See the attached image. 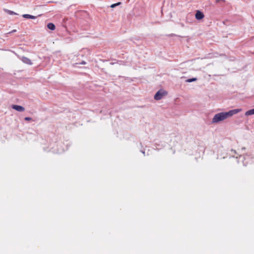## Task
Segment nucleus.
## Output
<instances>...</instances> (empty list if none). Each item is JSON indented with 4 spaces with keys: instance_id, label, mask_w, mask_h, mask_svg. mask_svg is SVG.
I'll list each match as a JSON object with an SVG mask.
<instances>
[{
    "instance_id": "f257e3e1",
    "label": "nucleus",
    "mask_w": 254,
    "mask_h": 254,
    "mask_svg": "<svg viewBox=\"0 0 254 254\" xmlns=\"http://www.w3.org/2000/svg\"><path fill=\"white\" fill-rule=\"evenodd\" d=\"M241 109H234L230 110L227 112H221L216 114L212 119V122L213 123H218L220 121H224L227 118L232 116L234 114H236L240 112Z\"/></svg>"
},
{
    "instance_id": "f03ea898",
    "label": "nucleus",
    "mask_w": 254,
    "mask_h": 254,
    "mask_svg": "<svg viewBox=\"0 0 254 254\" xmlns=\"http://www.w3.org/2000/svg\"><path fill=\"white\" fill-rule=\"evenodd\" d=\"M167 92L164 90H159L154 96V99L156 100H159L161 99L164 96L167 95Z\"/></svg>"
},
{
    "instance_id": "7ed1b4c3",
    "label": "nucleus",
    "mask_w": 254,
    "mask_h": 254,
    "mask_svg": "<svg viewBox=\"0 0 254 254\" xmlns=\"http://www.w3.org/2000/svg\"><path fill=\"white\" fill-rule=\"evenodd\" d=\"M195 18L197 20H201L204 17L203 13L199 10H197L195 15Z\"/></svg>"
},
{
    "instance_id": "20e7f679",
    "label": "nucleus",
    "mask_w": 254,
    "mask_h": 254,
    "mask_svg": "<svg viewBox=\"0 0 254 254\" xmlns=\"http://www.w3.org/2000/svg\"><path fill=\"white\" fill-rule=\"evenodd\" d=\"M12 108L19 112H23L25 110L24 107L17 105H13L12 106Z\"/></svg>"
},
{
    "instance_id": "39448f33",
    "label": "nucleus",
    "mask_w": 254,
    "mask_h": 254,
    "mask_svg": "<svg viewBox=\"0 0 254 254\" xmlns=\"http://www.w3.org/2000/svg\"><path fill=\"white\" fill-rule=\"evenodd\" d=\"M21 60L22 61V62L26 64H32V62H31V61L28 59V58H26V57H22V59Z\"/></svg>"
},
{
    "instance_id": "423d86ee",
    "label": "nucleus",
    "mask_w": 254,
    "mask_h": 254,
    "mask_svg": "<svg viewBox=\"0 0 254 254\" xmlns=\"http://www.w3.org/2000/svg\"><path fill=\"white\" fill-rule=\"evenodd\" d=\"M48 29L51 30H54L56 29L55 25L53 23H49L47 24Z\"/></svg>"
},
{
    "instance_id": "0eeeda50",
    "label": "nucleus",
    "mask_w": 254,
    "mask_h": 254,
    "mask_svg": "<svg viewBox=\"0 0 254 254\" xmlns=\"http://www.w3.org/2000/svg\"><path fill=\"white\" fill-rule=\"evenodd\" d=\"M22 16H23L24 18H30V19H35V18H36V16H35L31 15L28 14H23V15H22Z\"/></svg>"
},
{
    "instance_id": "6e6552de",
    "label": "nucleus",
    "mask_w": 254,
    "mask_h": 254,
    "mask_svg": "<svg viewBox=\"0 0 254 254\" xmlns=\"http://www.w3.org/2000/svg\"><path fill=\"white\" fill-rule=\"evenodd\" d=\"M254 114V109L247 111L245 113L246 116H250Z\"/></svg>"
},
{
    "instance_id": "1a4fd4ad",
    "label": "nucleus",
    "mask_w": 254,
    "mask_h": 254,
    "mask_svg": "<svg viewBox=\"0 0 254 254\" xmlns=\"http://www.w3.org/2000/svg\"><path fill=\"white\" fill-rule=\"evenodd\" d=\"M121 3L120 2H119L118 3L113 4L111 5V7L112 8H114V7H116V6H118V5L121 4Z\"/></svg>"
},
{
    "instance_id": "9d476101",
    "label": "nucleus",
    "mask_w": 254,
    "mask_h": 254,
    "mask_svg": "<svg viewBox=\"0 0 254 254\" xmlns=\"http://www.w3.org/2000/svg\"><path fill=\"white\" fill-rule=\"evenodd\" d=\"M7 12L9 14H10V15H14V14H16V13H15L14 12L12 11H11V10H6Z\"/></svg>"
},
{
    "instance_id": "9b49d317",
    "label": "nucleus",
    "mask_w": 254,
    "mask_h": 254,
    "mask_svg": "<svg viewBox=\"0 0 254 254\" xmlns=\"http://www.w3.org/2000/svg\"><path fill=\"white\" fill-rule=\"evenodd\" d=\"M196 80V78H190V79H189L187 80V82H192V81H195Z\"/></svg>"
},
{
    "instance_id": "f8f14e48",
    "label": "nucleus",
    "mask_w": 254,
    "mask_h": 254,
    "mask_svg": "<svg viewBox=\"0 0 254 254\" xmlns=\"http://www.w3.org/2000/svg\"><path fill=\"white\" fill-rule=\"evenodd\" d=\"M24 120L27 121H29L32 120V118L30 117H25Z\"/></svg>"
},
{
    "instance_id": "ddd939ff",
    "label": "nucleus",
    "mask_w": 254,
    "mask_h": 254,
    "mask_svg": "<svg viewBox=\"0 0 254 254\" xmlns=\"http://www.w3.org/2000/svg\"><path fill=\"white\" fill-rule=\"evenodd\" d=\"M80 64H86V62H84V61H83V62H82L80 63Z\"/></svg>"
},
{
    "instance_id": "4468645a",
    "label": "nucleus",
    "mask_w": 254,
    "mask_h": 254,
    "mask_svg": "<svg viewBox=\"0 0 254 254\" xmlns=\"http://www.w3.org/2000/svg\"><path fill=\"white\" fill-rule=\"evenodd\" d=\"M217 1H224V0H217Z\"/></svg>"
},
{
    "instance_id": "2eb2a0df",
    "label": "nucleus",
    "mask_w": 254,
    "mask_h": 254,
    "mask_svg": "<svg viewBox=\"0 0 254 254\" xmlns=\"http://www.w3.org/2000/svg\"><path fill=\"white\" fill-rule=\"evenodd\" d=\"M15 31H16V30H13L12 31V32H15Z\"/></svg>"
}]
</instances>
